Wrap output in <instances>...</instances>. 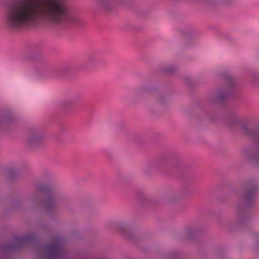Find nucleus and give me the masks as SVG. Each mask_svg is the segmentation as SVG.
Masks as SVG:
<instances>
[{"mask_svg": "<svg viewBox=\"0 0 259 259\" xmlns=\"http://www.w3.org/2000/svg\"><path fill=\"white\" fill-rule=\"evenodd\" d=\"M64 0H15L8 7L4 20L10 28L29 27L40 20L56 26L76 21Z\"/></svg>", "mask_w": 259, "mask_h": 259, "instance_id": "obj_1", "label": "nucleus"}, {"mask_svg": "<svg viewBox=\"0 0 259 259\" xmlns=\"http://www.w3.org/2000/svg\"><path fill=\"white\" fill-rule=\"evenodd\" d=\"M61 246L60 242H56L48 246L47 251L50 258H58L61 254Z\"/></svg>", "mask_w": 259, "mask_h": 259, "instance_id": "obj_2", "label": "nucleus"}, {"mask_svg": "<svg viewBox=\"0 0 259 259\" xmlns=\"http://www.w3.org/2000/svg\"><path fill=\"white\" fill-rule=\"evenodd\" d=\"M234 84L233 81L231 79L228 85L227 89L225 90H221L220 92H218L217 94V96L218 97L219 99L220 100H222L224 98L226 97L229 93L231 89L233 87Z\"/></svg>", "mask_w": 259, "mask_h": 259, "instance_id": "obj_3", "label": "nucleus"}, {"mask_svg": "<svg viewBox=\"0 0 259 259\" xmlns=\"http://www.w3.org/2000/svg\"><path fill=\"white\" fill-rule=\"evenodd\" d=\"M57 197L54 195H51L46 200V206L49 210H51L57 205Z\"/></svg>", "mask_w": 259, "mask_h": 259, "instance_id": "obj_4", "label": "nucleus"}, {"mask_svg": "<svg viewBox=\"0 0 259 259\" xmlns=\"http://www.w3.org/2000/svg\"><path fill=\"white\" fill-rule=\"evenodd\" d=\"M246 134L255 140L259 144V130L250 129L245 131Z\"/></svg>", "mask_w": 259, "mask_h": 259, "instance_id": "obj_5", "label": "nucleus"}, {"mask_svg": "<svg viewBox=\"0 0 259 259\" xmlns=\"http://www.w3.org/2000/svg\"><path fill=\"white\" fill-rule=\"evenodd\" d=\"M41 139V136L39 133H33L28 139V142L30 145L38 143Z\"/></svg>", "mask_w": 259, "mask_h": 259, "instance_id": "obj_6", "label": "nucleus"}, {"mask_svg": "<svg viewBox=\"0 0 259 259\" xmlns=\"http://www.w3.org/2000/svg\"><path fill=\"white\" fill-rule=\"evenodd\" d=\"M254 195V189H252L250 192L246 196V199L249 200Z\"/></svg>", "mask_w": 259, "mask_h": 259, "instance_id": "obj_7", "label": "nucleus"}]
</instances>
